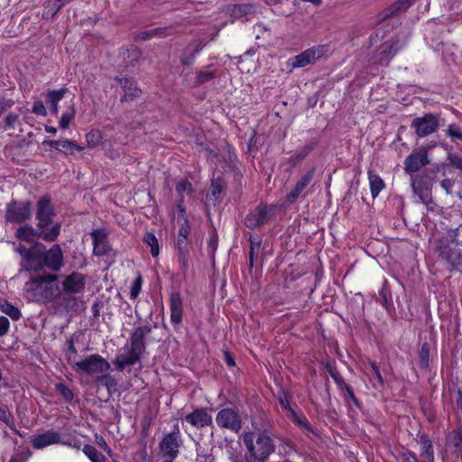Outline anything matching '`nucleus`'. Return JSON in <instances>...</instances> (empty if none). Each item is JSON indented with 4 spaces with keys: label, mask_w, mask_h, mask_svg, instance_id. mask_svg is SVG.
I'll use <instances>...</instances> for the list:
<instances>
[{
    "label": "nucleus",
    "mask_w": 462,
    "mask_h": 462,
    "mask_svg": "<svg viewBox=\"0 0 462 462\" xmlns=\"http://www.w3.org/2000/svg\"><path fill=\"white\" fill-rule=\"evenodd\" d=\"M226 13L235 19H242L255 13V7L252 4L229 5L226 6Z\"/></svg>",
    "instance_id": "nucleus-27"
},
{
    "label": "nucleus",
    "mask_w": 462,
    "mask_h": 462,
    "mask_svg": "<svg viewBox=\"0 0 462 462\" xmlns=\"http://www.w3.org/2000/svg\"><path fill=\"white\" fill-rule=\"evenodd\" d=\"M171 321L174 325L180 324L182 320L183 301L180 292L171 294Z\"/></svg>",
    "instance_id": "nucleus-25"
},
{
    "label": "nucleus",
    "mask_w": 462,
    "mask_h": 462,
    "mask_svg": "<svg viewBox=\"0 0 462 462\" xmlns=\"http://www.w3.org/2000/svg\"><path fill=\"white\" fill-rule=\"evenodd\" d=\"M32 456V451L29 448H24L17 450L11 457L9 462H27Z\"/></svg>",
    "instance_id": "nucleus-43"
},
{
    "label": "nucleus",
    "mask_w": 462,
    "mask_h": 462,
    "mask_svg": "<svg viewBox=\"0 0 462 462\" xmlns=\"http://www.w3.org/2000/svg\"><path fill=\"white\" fill-rule=\"evenodd\" d=\"M419 359L421 366L426 367L430 360V346L428 343H423L419 351Z\"/></svg>",
    "instance_id": "nucleus-46"
},
{
    "label": "nucleus",
    "mask_w": 462,
    "mask_h": 462,
    "mask_svg": "<svg viewBox=\"0 0 462 462\" xmlns=\"http://www.w3.org/2000/svg\"><path fill=\"white\" fill-rule=\"evenodd\" d=\"M152 332V326L144 325L134 328L130 335L128 344L121 349L113 361L116 368L123 371L126 366L138 363L145 353L146 339Z\"/></svg>",
    "instance_id": "nucleus-2"
},
{
    "label": "nucleus",
    "mask_w": 462,
    "mask_h": 462,
    "mask_svg": "<svg viewBox=\"0 0 462 462\" xmlns=\"http://www.w3.org/2000/svg\"><path fill=\"white\" fill-rule=\"evenodd\" d=\"M210 193L214 198H217L223 190V183L220 179H214L210 185Z\"/></svg>",
    "instance_id": "nucleus-54"
},
{
    "label": "nucleus",
    "mask_w": 462,
    "mask_h": 462,
    "mask_svg": "<svg viewBox=\"0 0 462 462\" xmlns=\"http://www.w3.org/2000/svg\"><path fill=\"white\" fill-rule=\"evenodd\" d=\"M273 216V208L272 207L259 204L254 211L245 217V225L250 229H254L270 222Z\"/></svg>",
    "instance_id": "nucleus-11"
},
{
    "label": "nucleus",
    "mask_w": 462,
    "mask_h": 462,
    "mask_svg": "<svg viewBox=\"0 0 462 462\" xmlns=\"http://www.w3.org/2000/svg\"><path fill=\"white\" fill-rule=\"evenodd\" d=\"M178 209L180 210V216L178 217V221H180V226L178 231L177 238H184L189 239V236L190 234V228L189 226L188 218L186 217L185 209L181 206H178Z\"/></svg>",
    "instance_id": "nucleus-33"
},
{
    "label": "nucleus",
    "mask_w": 462,
    "mask_h": 462,
    "mask_svg": "<svg viewBox=\"0 0 462 462\" xmlns=\"http://www.w3.org/2000/svg\"><path fill=\"white\" fill-rule=\"evenodd\" d=\"M416 0H398L378 14L379 22H383L398 13L405 12Z\"/></svg>",
    "instance_id": "nucleus-23"
},
{
    "label": "nucleus",
    "mask_w": 462,
    "mask_h": 462,
    "mask_svg": "<svg viewBox=\"0 0 462 462\" xmlns=\"http://www.w3.org/2000/svg\"><path fill=\"white\" fill-rule=\"evenodd\" d=\"M32 112L37 116H45L47 115V110L44 106V104L41 100H36L33 102Z\"/></svg>",
    "instance_id": "nucleus-56"
},
{
    "label": "nucleus",
    "mask_w": 462,
    "mask_h": 462,
    "mask_svg": "<svg viewBox=\"0 0 462 462\" xmlns=\"http://www.w3.org/2000/svg\"><path fill=\"white\" fill-rule=\"evenodd\" d=\"M97 381L101 385L105 386L107 389L109 393L112 391L116 390V379L110 374H103L101 376H98Z\"/></svg>",
    "instance_id": "nucleus-41"
},
{
    "label": "nucleus",
    "mask_w": 462,
    "mask_h": 462,
    "mask_svg": "<svg viewBox=\"0 0 462 462\" xmlns=\"http://www.w3.org/2000/svg\"><path fill=\"white\" fill-rule=\"evenodd\" d=\"M429 163L428 148L421 147L406 157L404 161V170L407 173L412 174L419 171L420 168Z\"/></svg>",
    "instance_id": "nucleus-13"
},
{
    "label": "nucleus",
    "mask_w": 462,
    "mask_h": 462,
    "mask_svg": "<svg viewBox=\"0 0 462 462\" xmlns=\"http://www.w3.org/2000/svg\"><path fill=\"white\" fill-rule=\"evenodd\" d=\"M4 129H14L15 125L19 123V116L15 113H9L4 119Z\"/></svg>",
    "instance_id": "nucleus-50"
},
{
    "label": "nucleus",
    "mask_w": 462,
    "mask_h": 462,
    "mask_svg": "<svg viewBox=\"0 0 462 462\" xmlns=\"http://www.w3.org/2000/svg\"><path fill=\"white\" fill-rule=\"evenodd\" d=\"M189 239L177 238L175 242L176 257L182 273L185 275L189 267Z\"/></svg>",
    "instance_id": "nucleus-17"
},
{
    "label": "nucleus",
    "mask_w": 462,
    "mask_h": 462,
    "mask_svg": "<svg viewBox=\"0 0 462 462\" xmlns=\"http://www.w3.org/2000/svg\"><path fill=\"white\" fill-rule=\"evenodd\" d=\"M102 134L99 130H92L86 134V141L89 147H96L100 143Z\"/></svg>",
    "instance_id": "nucleus-44"
},
{
    "label": "nucleus",
    "mask_w": 462,
    "mask_h": 462,
    "mask_svg": "<svg viewBox=\"0 0 462 462\" xmlns=\"http://www.w3.org/2000/svg\"><path fill=\"white\" fill-rule=\"evenodd\" d=\"M243 443L250 455L260 462H264L275 450L273 440L264 433L257 435L253 432L245 433Z\"/></svg>",
    "instance_id": "nucleus-4"
},
{
    "label": "nucleus",
    "mask_w": 462,
    "mask_h": 462,
    "mask_svg": "<svg viewBox=\"0 0 462 462\" xmlns=\"http://www.w3.org/2000/svg\"><path fill=\"white\" fill-rule=\"evenodd\" d=\"M449 163L456 169L462 171V157L458 154L448 155Z\"/></svg>",
    "instance_id": "nucleus-60"
},
{
    "label": "nucleus",
    "mask_w": 462,
    "mask_h": 462,
    "mask_svg": "<svg viewBox=\"0 0 462 462\" xmlns=\"http://www.w3.org/2000/svg\"><path fill=\"white\" fill-rule=\"evenodd\" d=\"M291 420L300 427L303 428L306 431L313 433V429L308 422L305 417L299 416L293 409H291Z\"/></svg>",
    "instance_id": "nucleus-42"
},
{
    "label": "nucleus",
    "mask_w": 462,
    "mask_h": 462,
    "mask_svg": "<svg viewBox=\"0 0 462 462\" xmlns=\"http://www.w3.org/2000/svg\"><path fill=\"white\" fill-rule=\"evenodd\" d=\"M143 242L148 246H150L151 254H152V257H157L159 255L160 249H159L158 240H157L156 236H154V234H152V233H146L143 236Z\"/></svg>",
    "instance_id": "nucleus-38"
},
{
    "label": "nucleus",
    "mask_w": 462,
    "mask_h": 462,
    "mask_svg": "<svg viewBox=\"0 0 462 462\" xmlns=\"http://www.w3.org/2000/svg\"><path fill=\"white\" fill-rule=\"evenodd\" d=\"M45 270L36 273L37 275L26 282L23 290L37 302L53 303L60 294L59 276L53 273H45Z\"/></svg>",
    "instance_id": "nucleus-3"
},
{
    "label": "nucleus",
    "mask_w": 462,
    "mask_h": 462,
    "mask_svg": "<svg viewBox=\"0 0 462 462\" xmlns=\"http://www.w3.org/2000/svg\"><path fill=\"white\" fill-rule=\"evenodd\" d=\"M315 170L311 169L307 173L302 175L300 179L296 182L294 188L291 190V192L287 195V200L291 203H293L300 197L306 196V189L310 184Z\"/></svg>",
    "instance_id": "nucleus-20"
},
{
    "label": "nucleus",
    "mask_w": 462,
    "mask_h": 462,
    "mask_svg": "<svg viewBox=\"0 0 462 462\" xmlns=\"http://www.w3.org/2000/svg\"><path fill=\"white\" fill-rule=\"evenodd\" d=\"M68 362L77 373L88 374L106 373L111 367L110 364L98 354L90 355L80 361H72L71 356H69Z\"/></svg>",
    "instance_id": "nucleus-5"
},
{
    "label": "nucleus",
    "mask_w": 462,
    "mask_h": 462,
    "mask_svg": "<svg viewBox=\"0 0 462 462\" xmlns=\"http://www.w3.org/2000/svg\"><path fill=\"white\" fill-rule=\"evenodd\" d=\"M32 217V203L28 200H12L6 205L5 218L7 222L22 224Z\"/></svg>",
    "instance_id": "nucleus-6"
},
{
    "label": "nucleus",
    "mask_w": 462,
    "mask_h": 462,
    "mask_svg": "<svg viewBox=\"0 0 462 462\" xmlns=\"http://www.w3.org/2000/svg\"><path fill=\"white\" fill-rule=\"evenodd\" d=\"M61 225L56 223L50 229H40L32 227L31 225L19 226L15 231V237L26 243H32L33 245L26 247L19 244L15 247L21 256V270L30 273H40L44 269L51 272H60L64 266V255L60 245L55 244L50 249L37 242L42 239L46 242H55L60 233Z\"/></svg>",
    "instance_id": "nucleus-1"
},
{
    "label": "nucleus",
    "mask_w": 462,
    "mask_h": 462,
    "mask_svg": "<svg viewBox=\"0 0 462 462\" xmlns=\"http://www.w3.org/2000/svg\"><path fill=\"white\" fill-rule=\"evenodd\" d=\"M82 451L91 462H106L105 456L92 445H85Z\"/></svg>",
    "instance_id": "nucleus-36"
},
{
    "label": "nucleus",
    "mask_w": 462,
    "mask_h": 462,
    "mask_svg": "<svg viewBox=\"0 0 462 462\" xmlns=\"http://www.w3.org/2000/svg\"><path fill=\"white\" fill-rule=\"evenodd\" d=\"M446 134L453 140H462V130L456 124H450L446 130Z\"/></svg>",
    "instance_id": "nucleus-51"
},
{
    "label": "nucleus",
    "mask_w": 462,
    "mask_h": 462,
    "mask_svg": "<svg viewBox=\"0 0 462 462\" xmlns=\"http://www.w3.org/2000/svg\"><path fill=\"white\" fill-rule=\"evenodd\" d=\"M181 446L182 439L178 424H175L173 431L165 434L159 443V448L162 456L167 457V460L171 461L179 456Z\"/></svg>",
    "instance_id": "nucleus-7"
},
{
    "label": "nucleus",
    "mask_w": 462,
    "mask_h": 462,
    "mask_svg": "<svg viewBox=\"0 0 462 462\" xmlns=\"http://www.w3.org/2000/svg\"><path fill=\"white\" fill-rule=\"evenodd\" d=\"M216 422L220 428L238 432L242 428L239 414L231 408L220 410L216 416Z\"/></svg>",
    "instance_id": "nucleus-12"
},
{
    "label": "nucleus",
    "mask_w": 462,
    "mask_h": 462,
    "mask_svg": "<svg viewBox=\"0 0 462 462\" xmlns=\"http://www.w3.org/2000/svg\"><path fill=\"white\" fill-rule=\"evenodd\" d=\"M142 283L143 280L141 276L136 277L132 282L130 287V297L132 299H135L139 295L142 289Z\"/></svg>",
    "instance_id": "nucleus-53"
},
{
    "label": "nucleus",
    "mask_w": 462,
    "mask_h": 462,
    "mask_svg": "<svg viewBox=\"0 0 462 462\" xmlns=\"http://www.w3.org/2000/svg\"><path fill=\"white\" fill-rule=\"evenodd\" d=\"M44 143L48 144L51 147L57 149L58 151L65 153V154H72L73 150L81 152L83 147L79 146L76 142L70 140H51L46 141Z\"/></svg>",
    "instance_id": "nucleus-28"
},
{
    "label": "nucleus",
    "mask_w": 462,
    "mask_h": 462,
    "mask_svg": "<svg viewBox=\"0 0 462 462\" xmlns=\"http://www.w3.org/2000/svg\"><path fill=\"white\" fill-rule=\"evenodd\" d=\"M217 242H218V238H217V232L213 231L209 235V237H208V253L210 254V257L213 260L215 258V253H216L217 248Z\"/></svg>",
    "instance_id": "nucleus-49"
},
{
    "label": "nucleus",
    "mask_w": 462,
    "mask_h": 462,
    "mask_svg": "<svg viewBox=\"0 0 462 462\" xmlns=\"http://www.w3.org/2000/svg\"><path fill=\"white\" fill-rule=\"evenodd\" d=\"M398 51L397 42L390 40L382 43L373 56L374 63L387 65Z\"/></svg>",
    "instance_id": "nucleus-16"
},
{
    "label": "nucleus",
    "mask_w": 462,
    "mask_h": 462,
    "mask_svg": "<svg viewBox=\"0 0 462 462\" xmlns=\"http://www.w3.org/2000/svg\"><path fill=\"white\" fill-rule=\"evenodd\" d=\"M63 293L79 294L84 291L86 287V277L79 272H73L66 275L61 282Z\"/></svg>",
    "instance_id": "nucleus-14"
},
{
    "label": "nucleus",
    "mask_w": 462,
    "mask_h": 462,
    "mask_svg": "<svg viewBox=\"0 0 462 462\" xmlns=\"http://www.w3.org/2000/svg\"><path fill=\"white\" fill-rule=\"evenodd\" d=\"M56 391L64 398L65 401L70 402L74 398L72 391L64 383H59L55 385Z\"/></svg>",
    "instance_id": "nucleus-47"
},
{
    "label": "nucleus",
    "mask_w": 462,
    "mask_h": 462,
    "mask_svg": "<svg viewBox=\"0 0 462 462\" xmlns=\"http://www.w3.org/2000/svg\"><path fill=\"white\" fill-rule=\"evenodd\" d=\"M401 457L403 462H419L415 453L410 450L402 452Z\"/></svg>",
    "instance_id": "nucleus-64"
},
{
    "label": "nucleus",
    "mask_w": 462,
    "mask_h": 462,
    "mask_svg": "<svg viewBox=\"0 0 462 462\" xmlns=\"http://www.w3.org/2000/svg\"><path fill=\"white\" fill-rule=\"evenodd\" d=\"M325 46H315L306 50L293 58L292 66L294 68H302L315 62L325 53Z\"/></svg>",
    "instance_id": "nucleus-15"
},
{
    "label": "nucleus",
    "mask_w": 462,
    "mask_h": 462,
    "mask_svg": "<svg viewBox=\"0 0 462 462\" xmlns=\"http://www.w3.org/2000/svg\"><path fill=\"white\" fill-rule=\"evenodd\" d=\"M61 441V433L49 430L41 434L33 435L31 443L35 449H42L48 446L58 444Z\"/></svg>",
    "instance_id": "nucleus-18"
},
{
    "label": "nucleus",
    "mask_w": 462,
    "mask_h": 462,
    "mask_svg": "<svg viewBox=\"0 0 462 462\" xmlns=\"http://www.w3.org/2000/svg\"><path fill=\"white\" fill-rule=\"evenodd\" d=\"M10 327L9 319L5 317H0V337H4L7 334Z\"/></svg>",
    "instance_id": "nucleus-62"
},
{
    "label": "nucleus",
    "mask_w": 462,
    "mask_h": 462,
    "mask_svg": "<svg viewBox=\"0 0 462 462\" xmlns=\"http://www.w3.org/2000/svg\"><path fill=\"white\" fill-rule=\"evenodd\" d=\"M141 51L138 48L133 47L131 49L126 50L125 52V60L129 59L130 62H134L138 60L141 58Z\"/></svg>",
    "instance_id": "nucleus-55"
},
{
    "label": "nucleus",
    "mask_w": 462,
    "mask_h": 462,
    "mask_svg": "<svg viewBox=\"0 0 462 462\" xmlns=\"http://www.w3.org/2000/svg\"><path fill=\"white\" fill-rule=\"evenodd\" d=\"M216 77V73L214 71H199L197 73L196 81L197 85H201Z\"/></svg>",
    "instance_id": "nucleus-52"
},
{
    "label": "nucleus",
    "mask_w": 462,
    "mask_h": 462,
    "mask_svg": "<svg viewBox=\"0 0 462 462\" xmlns=\"http://www.w3.org/2000/svg\"><path fill=\"white\" fill-rule=\"evenodd\" d=\"M439 122L437 115L429 113L422 116L415 117L411 123V127L415 129L418 137H426L439 129Z\"/></svg>",
    "instance_id": "nucleus-10"
},
{
    "label": "nucleus",
    "mask_w": 462,
    "mask_h": 462,
    "mask_svg": "<svg viewBox=\"0 0 462 462\" xmlns=\"http://www.w3.org/2000/svg\"><path fill=\"white\" fill-rule=\"evenodd\" d=\"M437 250L439 256L450 267L462 265V254L457 247V244L447 238H442L438 241Z\"/></svg>",
    "instance_id": "nucleus-9"
},
{
    "label": "nucleus",
    "mask_w": 462,
    "mask_h": 462,
    "mask_svg": "<svg viewBox=\"0 0 462 462\" xmlns=\"http://www.w3.org/2000/svg\"><path fill=\"white\" fill-rule=\"evenodd\" d=\"M55 209L48 195L41 197L36 203L35 217L38 221L37 227L40 229H50L53 223Z\"/></svg>",
    "instance_id": "nucleus-8"
},
{
    "label": "nucleus",
    "mask_w": 462,
    "mask_h": 462,
    "mask_svg": "<svg viewBox=\"0 0 462 462\" xmlns=\"http://www.w3.org/2000/svg\"><path fill=\"white\" fill-rule=\"evenodd\" d=\"M93 241V246L100 243L107 241V233L104 229H94L90 233Z\"/></svg>",
    "instance_id": "nucleus-45"
},
{
    "label": "nucleus",
    "mask_w": 462,
    "mask_h": 462,
    "mask_svg": "<svg viewBox=\"0 0 462 462\" xmlns=\"http://www.w3.org/2000/svg\"><path fill=\"white\" fill-rule=\"evenodd\" d=\"M59 444H61V445H64L67 447H70V448H73L76 449H79L81 447L80 441L74 437L69 438L67 439H64L61 437V441Z\"/></svg>",
    "instance_id": "nucleus-59"
},
{
    "label": "nucleus",
    "mask_w": 462,
    "mask_h": 462,
    "mask_svg": "<svg viewBox=\"0 0 462 462\" xmlns=\"http://www.w3.org/2000/svg\"><path fill=\"white\" fill-rule=\"evenodd\" d=\"M416 0H398L378 14L379 22H383L398 13L405 12Z\"/></svg>",
    "instance_id": "nucleus-24"
},
{
    "label": "nucleus",
    "mask_w": 462,
    "mask_h": 462,
    "mask_svg": "<svg viewBox=\"0 0 462 462\" xmlns=\"http://www.w3.org/2000/svg\"><path fill=\"white\" fill-rule=\"evenodd\" d=\"M76 115V109L74 104H71V106L68 108V110L62 114L60 121L59 125L62 129H67L71 123V121L74 119Z\"/></svg>",
    "instance_id": "nucleus-39"
},
{
    "label": "nucleus",
    "mask_w": 462,
    "mask_h": 462,
    "mask_svg": "<svg viewBox=\"0 0 462 462\" xmlns=\"http://www.w3.org/2000/svg\"><path fill=\"white\" fill-rule=\"evenodd\" d=\"M294 450L295 449H294L293 444L291 440H289L287 439H282V443L280 445V452L281 453H282L284 455H289L291 452H293Z\"/></svg>",
    "instance_id": "nucleus-58"
},
{
    "label": "nucleus",
    "mask_w": 462,
    "mask_h": 462,
    "mask_svg": "<svg viewBox=\"0 0 462 462\" xmlns=\"http://www.w3.org/2000/svg\"><path fill=\"white\" fill-rule=\"evenodd\" d=\"M279 402L282 409L288 410L291 411V407L290 405V395L288 393H286V392L282 393V395H281L279 398Z\"/></svg>",
    "instance_id": "nucleus-63"
},
{
    "label": "nucleus",
    "mask_w": 462,
    "mask_h": 462,
    "mask_svg": "<svg viewBox=\"0 0 462 462\" xmlns=\"http://www.w3.org/2000/svg\"><path fill=\"white\" fill-rule=\"evenodd\" d=\"M420 457L424 462H434V449L432 442L427 434L420 435Z\"/></svg>",
    "instance_id": "nucleus-29"
},
{
    "label": "nucleus",
    "mask_w": 462,
    "mask_h": 462,
    "mask_svg": "<svg viewBox=\"0 0 462 462\" xmlns=\"http://www.w3.org/2000/svg\"><path fill=\"white\" fill-rule=\"evenodd\" d=\"M318 145L316 140H312L305 144L300 151L291 157V162L295 165L303 161Z\"/></svg>",
    "instance_id": "nucleus-32"
},
{
    "label": "nucleus",
    "mask_w": 462,
    "mask_h": 462,
    "mask_svg": "<svg viewBox=\"0 0 462 462\" xmlns=\"http://www.w3.org/2000/svg\"><path fill=\"white\" fill-rule=\"evenodd\" d=\"M451 443L457 455L462 457V433L460 431L453 432Z\"/></svg>",
    "instance_id": "nucleus-48"
},
{
    "label": "nucleus",
    "mask_w": 462,
    "mask_h": 462,
    "mask_svg": "<svg viewBox=\"0 0 462 462\" xmlns=\"http://www.w3.org/2000/svg\"><path fill=\"white\" fill-rule=\"evenodd\" d=\"M185 420L195 428L201 429L212 425V416L204 408L195 409L185 416Z\"/></svg>",
    "instance_id": "nucleus-21"
},
{
    "label": "nucleus",
    "mask_w": 462,
    "mask_h": 462,
    "mask_svg": "<svg viewBox=\"0 0 462 462\" xmlns=\"http://www.w3.org/2000/svg\"><path fill=\"white\" fill-rule=\"evenodd\" d=\"M53 303H57L67 311H77L79 308V298L74 296V294H62L60 291V297H58L57 301Z\"/></svg>",
    "instance_id": "nucleus-30"
},
{
    "label": "nucleus",
    "mask_w": 462,
    "mask_h": 462,
    "mask_svg": "<svg viewBox=\"0 0 462 462\" xmlns=\"http://www.w3.org/2000/svg\"><path fill=\"white\" fill-rule=\"evenodd\" d=\"M167 35H168V32H167V30L165 28H154V29H151V30H147V31L142 32L139 34V38L142 41H147V40L152 39L153 37L163 38V37H166Z\"/></svg>",
    "instance_id": "nucleus-37"
},
{
    "label": "nucleus",
    "mask_w": 462,
    "mask_h": 462,
    "mask_svg": "<svg viewBox=\"0 0 462 462\" xmlns=\"http://www.w3.org/2000/svg\"><path fill=\"white\" fill-rule=\"evenodd\" d=\"M261 247V241H255L254 238L252 236L250 237V250H249V261H250V267H253L254 265V250L259 249Z\"/></svg>",
    "instance_id": "nucleus-57"
},
{
    "label": "nucleus",
    "mask_w": 462,
    "mask_h": 462,
    "mask_svg": "<svg viewBox=\"0 0 462 462\" xmlns=\"http://www.w3.org/2000/svg\"><path fill=\"white\" fill-rule=\"evenodd\" d=\"M116 80L124 90L121 102L124 103L134 100L141 95V89L138 88L136 81L132 78H116Z\"/></svg>",
    "instance_id": "nucleus-22"
},
{
    "label": "nucleus",
    "mask_w": 462,
    "mask_h": 462,
    "mask_svg": "<svg viewBox=\"0 0 462 462\" xmlns=\"http://www.w3.org/2000/svg\"><path fill=\"white\" fill-rule=\"evenodd\" d=\"M96 441H97V444L104 449L105 452L107 453V455L109 457H112L113 456V451L112 449L109 448V446L107 445L106 439L102 437V436H98V435H96Z\"/></svg>",
    "instance_id": "nucleus-61"
},
{
    "label": "nucleus",
    "mask_w": 462,
    "mask_h": 462,
    "mask_svg": "<svg viewBox=\"0 0 462 462\" xmlns=\"http://www.w3.org/2000/svg\"><path fill=\"white\" fill-rule=\"evenodd\" d=\"M0 310L8 315L13 320H18L22 317L20 310L5 300H0Z\"/></svg>",
    "instance_id": "nucleus-34"
},
{
    "label": "nucleus",
    "mask_w": 462,
    "mask_h": 462,
    "mask_svg": "<svg viewBox=\"0 0 462 462\" xmlns=\"http://www.w3.org/2000/svg\"><path fill=\"white\" fill-rule=\"evenodd\" d=\"M199 51V49L198 46L194 45H189L185 48L183 51V53L180 56V62L183 66H190L195 58L197 53Z\"/></svg>",
    "instance_id": "nucleus-35"
},
{
    "label": "nucleus",
    "mask_w": 462,
    "mask_h": 462,
    "mask_svg": "<svg viewBox=\"0 0 462 462\" xmlns=\"http://www.w3.org/2000/svg\"><path fill=\"white\" fill-rule=\"evenodd\" d=\"M69 92L67 88H61L56 90H49L46 93V103H59Z\"/></svg>",
    "instance_id": "nucleus-40"
},
{
    "label": "nucleus",
    "mask_w": 462,
    "mask_h": 462,
    "mask_svg": "<svg viewBox=\"0 0 462 462\" xmlns=\"http://www.w3.org/2000/svg\"><path fill=\"white\" fill-rule=\"evenodd\" d=\"M368 180L373 199H375L384 189L385 184L383 179L373 171H368Z\"/></svg>",
    "instance_id": "nucleus-31"
},
{
    "label": "nucleus",
    "mask_w": 462,
    "mask_h": 462,
    "mask_svg": "<svg viewBox=\"0 0 462 462\" xmlns=\"http://www.w3.org/2000/svg\"><path fill=\"white\" fill-rule=\"evenodd\" d=\"M411 187L420 202L429 204L431 201L430 183L426 178L420 175L411 177Z\"/></svg>",
    "instance_id": "nucleus-19"
},
{
    "label": "nucleus",
    "mask_w": 462,
    "mask_h": 462,
    "mask_svg": "<svg viewBox=\"0 0 462 462\" xmlns=\"http://www.w3.org/2000/svg\"><path fill=\"white\" fill-rule=\"evenodd\" d=\"M93 253L97 256H105L106 262L108 265H111L116 262L117 255V251L110 245L108 240L96 245L93 248Z\"/></svg>",
    "instance_id": "nucleus-26"
}]
</instances>
